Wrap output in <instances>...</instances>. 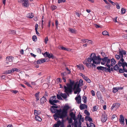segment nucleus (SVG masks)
<instances>
[{"mask_svg":"<svg viewBox=\"0 0 127 127\" xmlns=\"http://www.w3.org/2000/svg\"><path fill=\"white\" fill-rule=\"evenodd\" d=\"M47 57L48 58L50 59L51 58L52 59H53L54 58V56L52 53H49L48 56Z\"/></svg>","mask_w":127,"mask_h":127,"instance_id":"30","label":"nucleus"},{"mask_svg":"<svg viewBox=\"0 0 127 127\" xmlns=\"http://www.w3.org/2000/svg\"><path fill=\"white\" fill-rule=\"evenodd\" d=\"M69 108L68 106H65L63 109L62 111L61 112L60 118L62 119V120H63V119L67 115V110Z\"/></svg>","mask_w":127,"mask_h":127,"instance_id":"4","label":"nucleus"},{"mask_svg":"<svg viewBox=\"0 0 127 127\" xmlns=\"http://www.w3.org/2000/svg\"><path fill=\"white\" fill-rule=\"evenodd\" d=\"M61 49L63 50H65L68 51H70V49L66 48L63 46L61 47Z\"/></svg>","mask_w":127,"mask_h":127,"instance_id":"35","label":"nucleus"},{"mask_svg":"<svg viewBox=\"0 0 127 127\" xmlns=\"http://www.w3.org/2000/svg\"><path fill=\"white\" fill-rule=\"evenodd\" d=\"M108 57H105L104 58L101 59V60L103 62H101V64L102 65H104L108 60Z\"/></svg>","mask_w":127,"mask_h":127,"instance_id":"17","label":"nucleus"},{"mask_svg":"<svg viewBox=\"0 0 127 127\" xmlns=\"http://www.w3.org/2000/svg\"><path fill=\"white\" fill-rule=\"evenodd\" d=\"M41 113V112L39 111H37L35 110H34V114L35 116H38Z\"/></svg>","mask_w":127,"mask_h":127,"instance_id":"25","label":"nucleus"},{"mask_svg":"<svg viewBox=\"0 0 127 127\" xmlns=\"http://www.w3.org/2000/svg\"><path fill=\"white\" fill-rule=\"evenodd\" d=\"M85 120L86 121H89V122H92V119L89 116H86L85 118Z\"/></svg>","mask_w":127,"mask_h":127,"instance_id":"22","label":"nucleus"},{"mask_svg":"<svg viewBox=\"0 0 127 127\" xmlns=\"http://www.w3.org/2000/svg\"><path fill=\"white\" fill-rule=\"evenodd\" d=\"M70 116L71 117V118L73 119L74 120V123L76 122H77V118L75 117V115L73 112H71L70 114Z\"/></svg>","mask_w":127,"mask_h":127,"instance_id":"10","label":"nucleus"},{"mask_svg":"<svg viewBox=\"0 0 127 127\" xmlns=\"http://www.w3.org/2000/svg\"><path fill=\"white\" fill-rule=\"evenodd\" d=\"M84 113L87 116H89L90 115V113L88 112L87 110H85L84 111Z\"/></svg>","mask_w":127,"mask_h":127,"instance_id":"42","label":"nucleus"},{"mask_svg":"<svg viewBox=\"0 0 127 127\" xmlns=\"http://www.w3.org/2000/svg\"><path fill=\"white\" fill-rule=\"evenodd\" d=\"M65 1V0H58V2L59 3H60L62 2H64Z\"/></svg>","mask_w":127,"mask_h":127,"instance_id":"56","label":"nucleus"},{"mask_svg":"<svg viewBox=\"0 0 127 127\" xmlns=\"http://www.w3.org/2000/svg\"><path fill=\"white\" fill-rule=\"evenodd\" d=\"M111 65L112 66H113V65H112L115 64L116 63V62L114 59L113 58L111 60Z\"/></svg>","mask_w":127,"mask_h":127,"instance_id":"28","label":"nucleus"},{"mask_svg":"<svg viewBox=\"0 0 127 127\" xmlns=\"http://www.w3.org/2000/svg\"><path fill=\"white\" fill-rule=\"evenodd\" d=\"M119 54L120 56L121 57H123V55H125L126 54V51L122 50H120V49L119 50Z\"/></svg>","mask_w":127,"mask_h":127,"instance_id":"13","label":"nucleus"},{"mask_svg":"<svg viewBox=\"0 0 127 127\" xmlns=\"http://www.w3.org/2000/svg\"><path fill=\"white\" fill-rule=\"evenodd\" d=\"M65 92L67 94L71 93L72 92V89L73 88H64Z\"/></svg>","mask_w":127,"mask_h":127,"instance_id":"16","label":"nucleus"},{"mask_svg":"<svg viewBox=\"0 0 127 127\" xmlns=\"http://www.w3.org/2000/svg\"><path fill=\"white\" fill-rule=\"evenodd\" d=\"M75 89L76 88V90L74 92V93L75 94H76L77 93H79L81 91V90L80 88H73Z\"/></svg>","mask_w":127,"mask_h":127,"instance_id":"27","label":"nucleus"},{"mask_svg":"<svg viewBox=\"0 0 127 127\" xmlns=\"http://www.w3.org/2000/svg\"><path fill=\"white\" fill-rule=\"evenodd\" d=\"M80 108L81 110H82L85 108H87V105L85 104H81L80 106Z\"/></svg>","mask_w":127,"mask_h":127,"instance_id":"19","label":"nucleus"},{"mask_svg":"<svg viewBox=\"0 0 127 127\" xmlns=\"http://www.w3.org/2000/svg\"><path fill=\"white\" fill-rule=\"evenodd\" d=\"M61 95L64 99H65L67 97V95L65 94L61 93Z\"/></svg>","mask_w":127,"mask_h":127,"instance_id":"33","label":"nucleus"},{"mask_svg":"<svg viewBox=\"0 0 127 127\" xmlns=\"http://www.w3.org/2000/svg\"><path fill=\"white\" fill-rule=\"evenodd\" d=\"M13 59V58L12 56H7L6 59V61H7V62L6 63L8 64L9 62H12Z\"/></svg>","mask_w":127,"mask_h":127,"instance_id":"8","label":"nucleus"},{"mask_svg":"<svg viewBox=\"0 0 127 127\" xmlns=\"http://www.w3.org/2000/svg\"><path fill=\"white\" fill-rule=\"evenodd\" d=\"M113 69L115 70H118L119 69V67L118 66V65L116 64L113 67Z\"/></svg>","mask_w":127,"mask_h":127,"instance_id":"31","label":"nucleus"},{"mask_svg":"<svg viewBox=\"0 0 127 127\" xmlns=\"http://www.w3.org/2000/svg\"><path fill=\"white\" fill-rule=\"evenodd\" d=\"M102 34L104 35H106L108 34V32L106 31H104L102 32Z\"/></svg>","mask_w":127,"mask_h":127,"instance_id":"47","label":"nucleus"},{"mask_svg":"<svg viewBox=\"0 0 127 127\" xmlns=\"http://www.w3.org/2000/svg\"><path fill=\"white\" fill-rule=\"evenodd\" d=\"M85 80L88 83H90L91 82L90 80L88 77L87 78L86 80Z\"/></svg>","mask_w":127,"mask_h":127,"instance_id":"63","label":"nucleus"},{"mask_svg":"<svg viewBox=\"0 0 127 127\" xmlns=\"http://www.w3.org/2000/svg\"><path fill=\"white\" fill-rule=\"evenodd\" d=\"M123 88H113V89L112 92L114 93H116L117 92L118 90H122Z\"/></svg>","mask_w":127,"mask_h":127,"instance_id":"23","label":"nucleus"},{"mask_svg":"<svg viewBox=\"0 0 127 127\" xmlns=\"http://www.w3.org/2000/svg\"><path fill=\"white\" fill-rule=\"evenodd\" d=\"M107 119V117L106 114H102L101 117V121L103 123L106 122Z\"/></svg>","mask_w":127,"mask_h":127,"instance_id":"11","label":"nucleus"},{"mask_svg":"<svg viewBox=\"0 0 127 127\" xmlns=\"http://www.w3.org/2000/svg\"><path fill=\"white\" fill-rule=\"evenodd\" d=\"M123 63L120 61H119L118 63V65L120 66H122V64Z\"/></svg>","mask_w":127,"mask_h":127,"instance_id":"60","label":"nucleus"},{"mask_svg":"<svg viewBox=\"0 0 127 127\" xmlns=\"http://www.w3.org/2000/svg\"><path fill=\"white\" fill-rule=\"evenodd\" d=\"M119 120L121 124H124V118L123 116L122 115H120V116Z\"/></svg>","mask_w":127,"mask_h":127,"instance_id":"15","label":"nucleus"},{"mask_svg":"<svg viewBox=\"0 0 127 127\" xmlns=\"http://www.w3.org/2000/svg\"><path fill=\"white\" fill-rule=\"evenodd\" d=\"M77 122H75L74 124V127H78L77 126Z\"/></svg>","mask_w":127,"mask_h":127,"instance_id":"64","label":"nucleus"},{"mask_svg":"<svg viewBox=\"0 0 127 127\" xmlns=\"http://www.w3.org/2000/svg\"><path fill=\"white\" fill-rule=\"evenodd\" d=\"M93 56L92 57H92H89L88 58L87 61L89 63H90L92 61H93Z\"/></svg>","mask_w":127,"mask_h":127,"instance_id":"29","label":"nucleus"},{"mask_svg":"<svg viewBox=\"0 0 127 127\" xmlns=\"http://www.w3.org/2000/svg\"><path fill=\"white\" fill-rule=\"evenodd\" d=\"M61 96V93L60 95L57 94V97L58 99L62 100H63V99Z\"/></svg>","mask_w":127,"mask_h":127,"instance_id":"41","label":"nucleus"},{"mask_svg":"<svg viewBox=\"0 0 127 127\" xmlns=\"http://www.w3.org/2000/svg\"><path fill=\"white\" fill-rule=\"evenodd\" d=\"M48 36H46L45 40V42L46 44L47 43V41H48Z\"/></svg>","mask_w":127,"mask_h":127,"instance_id":"54","label":"nucleus"},{"mask_svg":"<svg viewBox=\"0 0 127 127\" xmlns=\"http://www.w3.org/2000/svg\"><path fill=\"white\" fill-rule=\"evenodd\" d=\"M32 39L33 41H36L37 40V37L35 35H33L32 37Z\"/></svg>","mask_w":127,"mask_h":127,"instance_id":"44","label":"nucleus"},{"mask_svg":"<svg viewBox=\"0 0 127 127\" xmlns=\"http://www.w3.org/2000/svg\"><path fill=\"white\" fill-rule=\"evenodd\" d=\"M68 31L72 33H77L76 30L72 28H69L68 29Z\"/></svg>","mask_w":127,"mask_h":127,"instance_id":"21","label":"nucleus"},{"mask_svg":"<svg viewBox=\"0 0 127 127\" xmlns=\"http://www.w3.org/2000/svg\"><path fill=\"white\" fill-rule=\"evenodd\" d=\"M39 93L40 92H38L37 93H36L35 95V96L36 97V99L37 101L39 100Z\"/></svg>","mask_w":127,"mask_h":127,"instance_id":"24","label":"nucleus"},{"mask_svg":"<svg viewBox=\"0 0 127 127\" xmlns=\"http://www.w3.org/2000/svg\"><path fill=\"white\" fill-rule=\"evenodd\" d=\"M97 109V108L96 106H94L93 108V111H96Z\"/></svg>","mask_w":127,"mask_h":127,"instance_id":"45","label":"nucleus"},{"mask_svg":"<svg viewBox=\"0 0 127 127\" xmlns=\"http://www.w3.org/2000/svg\"><path fill=\"white\" fill-rule=\"evenodd\" d=\"M35 120L38 121H41L42 120L41 118L38 116H35Z\"/></svg>","mask_w":127,"mask_h":127,"instance_id":"26","label":"nucleus"},{"mask_svg":"<svg viewBox=\"0 0 127 127\" xmlns=\"http://www.w3.org/2000/svg\"><path fill=\"white\" fill-rule=\"evenodd\" d=\"M82 100L84 103L87 102V97L85 96H84L82 97Z\"/></svg>","mask_w":127,"mask_h":127,"instance_id":"38","label":"nucleus"},{"mask_svg":"<svg viewBox=\"0 0 127 127\" xmlns=\"http://www.w3.org/2000/svg\"><path fill=\"white\" fill-rule=\"evenodd\" d=\"M63 123L60 120H59L57 122V124H55L53 126V127H59L60 126L62 125Z\"/></svg>","mask_w":127,"mask_h":127,"instance_id":"14","label":"nucleus"},{"mask_svg":"<svg viewBox=\"0 0 127 127\" xmlns=\"http://www.w3.org/2000/svg\"><path fill=\"white\" fill-rule=\"evenodd\" d=\"M46 59L42 58L38 60L35 61L34 62V64H36V63L37 64H40L46 62Z\"/></svg>","mask_w":127,"mask_h":127,"instance_id":"6","label":"nucleus"},{"mask_svg":"<svg viewBox=\"0 0 127 127\" xmlns=\"http://www.w3.org/2000/svg\"><path fill=\"white\" fill-rule=\"evenodd\" d=\"M82 117V116L81 115H78L77 116V118L79 120H81Z\"/></svg>","mask_w":127,"mask_h":127,"instance_id":"50","label":"nucleus"},{"mask_svg":"<svg viewBox=\"0 0 127 127\" xmlns=\"http://www.w3.org/2000/svg\"><path fill=\"white\" fill-rule=\"evenodd\" d=\"M120 56L119 55H116L115 56L117 60H119L120 58Z\"/></svg>","mask_w":127,"mask_h":127,"instance_id":"51","label":"nucleus"},{"mask_svg":"<svg viewBox=\"0 0 127 127\" xmlns=\"http://www.w3.org/2000/svg\"><path fill=\"white\" fill-rule=\"evenodd\" d=\"M122 13L123 14L125 13L126 11V9L124 8H122L121 9Z\"/></svg>","mask_w":127,"mask_h":127,"instance_id":"46","label":"nucleus"},{"mask_svg":"<svg viewBox=\"0 0 127 127\" xmlns=\"http://www.w3.org/2000/svg\"><path fill=\"white\" fill-rule=\"evenodd\" d=\"M67 75V73L65 72L61 73V76L62 77L63 81L64 82H65L66 81V76Z\"/></svg>","mask_w":127,"mask_h":127,"instance_id":"7","label":"nucleus"},{"mask_svg":"<svg viewBox=\"0 0 127 127\" xmlns=\"http://www.w3.org/2000/svg\"><path fill=\"white\" fill-rule=\"evenodd\" d=\"M59 102V101L56 100V99H50L49 100V103L52 105H56L54 103H57Z\"/></svg>","mask_w":127,"mask_h":127,"instance_id":"9","label":"nucleus"},{"mask_svg":"<svg viewBox=\"0 0 127 127\" xmlns=\"http://www.w3.org/2000/svg\"><path fill=\"white\" fill-rule=\"evenodd\" d=\"M88 127H95V126L94 124L92 123H90L89 125L87 124Z\"/></svg>","mask_w":127,"mask_h":127,"instance_id":"32","label":"nucleus"},{"mask_svg":"<svg viewBox=\"0 0 127 127\" xmlns=\"http://www.w3.org/2000/svg\"><path fill=\"white\" fill-rule=\"evenodd\" d=\"M92 64L91 63H87L86 64V65L87 66V67L88 68H90L91 67V66Z\"/></svg>","mask_w":127,"mask_h":127,"instance_id":"49","label":"nucleus"},{"mask_svg":"<svg viewBox=\"0 0 127 127\" xmlns=\"http://www.w3.org/2000/svg\"><path fill=\"white\" fill-rule=\"evenodd\" d=\"M86 39H81V41H82V42L83 43H86Z\"/></svg>","mask_w":127,"mask_h":127,"instance_id":"61","label":"nucleus"},{"mask_svg":"<svg viewBox=\"0 0 127 127\" xmlns=\"http://www.w3.org/2000/svg\"><path fill=\"white\" fill-rule=\"evenodd\" d=\"M77 67L78 68H79L80 70H83L84 69V68L83 66H80V65H77Z\"/></svg>","mask_w":127,"mask_h":127,"instance_id":"39","label":"nucleus"},{"mask_svg":"<svg viewBox=\"0 0 127 127\" xmlns=\"http://www.w3.org/2000/svg\"><path fill=\"white\" fill-rule=\"evenodd\" d=\"M119 71L120 73H122L124 72V69H119Z\"/></svg>","mask_w":127,"mask_h":127,"instance_id":"62","label":"nucleus"},{"mask_svg":"<svg viewBox=\"0 0 127 127\" xmlns=\"http://www.w3.org/2000/svg\"><path fill=\"white\" fill-rule=\"evenodd\" d=\"M81 120H79L78 123L77 122V125L78 127H81Z\"/></svg>","mask_w":127,"mask_h":127,"instance_id":"43","label":"nucleus"},{"mask_svg":"<svg viewBox=\"0 0 127 127\" xmlns=\"http://www.w3.org/2000/svg\"><path fill=\"white\" fill-rule=\"evenodd\" d=\"M75 100L77 101V103L80 104L81 102V97L80 95H78L75 98Z\"/></svg>","mask_w":127,"mask_h":127,"instance_id":"18","label":"nucleus"},{"mask_svg":"<svg viewBox=\"0 0 127 127\" xmlns=\"http://www.w3.org/2000/svg\"><path fill=\"white\" fill-rule=\"evenodd\" d=\"M51 110L52 113H55V114L53 115V117L57 121L59 118H60L61 112H62L61 109H60L59 110H58L51 107Z\"/></svg>","mask_w":127,"mask_h":127,"instance_id":"2","label":"nucleus"},{"mask_svg":"<svg viewBox=\"0 0 127 127\" xmlns=\"http://www.w3.org/2000/svg\"><path fill=\"white\" fill-rule=\"evenodd\" d=\"M27 16L28 18H32L33 17V14L32 13H28L27 15Z\"/></svg>","mask_w":127,"mask_h":127,"instance_id":"34","label":"nucleus"},{"mask_svg":"<svg viewBox=\"0 0 127 127\" xmlns=\"http://www.w3.org/2000/svg\"><path fill=\"white\" fill-rule=\"evenodd\" d=\"M49 53L47 52L44 53V54L42 53V54L43 55V56L45 57H47Z\"/></svg>","mask_w":127,"mask_h":127,"instance_id":"40","label":"nucleus"},{"mask_svg":"<svg viewBox=\"0 0 127 127\" xmlns=\"http://www.w3.org/2000/svg\"><path fill=\"white\" fill-rule=\"evenodd\" d=\"M20 71L19 69L16 68H13L12 69V72H13L14 71L18 72Z\"/></svg>","mask_w":127,"mask_h":127,"instance_id":"37","label":"nucleus"},{"mask_svg":"<svg viewBox=\"0 0 127 127\" xmlns=\"http://www.w3.org/2000/svg\"><path fill=\"white\" fill-rule=\"evenodd\" d=\"M51 7L53 10L56 9L57 8V7L56 6L54 5H52L51 6Z\"/></svg>","mask_w":127,"mask_h":127,"instance_id":"53","label":"nucleus"},{"mask_svg":"<svg viewBox=\"0 0 127 127\" xmlns=\"http://www.w3.org/2000/svg\"><path fill=\"white\" fill-rule=\"evenodd\" d=\"M93 55V63L95 64H100L101 60V59L100 58L99 56H96L95 54L92 53L91 54L90 56V57H92Z\"/></svg>","mask_w":127,"mask_h":127,"instance_id":"3","label":"nucleus"},{"mask_svg":"<svg viewBox=\"0 0 127 127\" xmlns=\"http://www.w3.org/2000/svg\"><path fill=\"white\" fill-rule=\"evenodd\" d=\"M108 1L110 3H111L113 5H115L116 4L114 3V2H113L112 1H111V0H108Z\"/></svg>","mask_w":127,"mask_h":127,"instance_id":"55","label":"nucleus"},{"mask_svg":"<svg viewBox=\"0 0 127 127\" xmlns=\"http://www.w3.org/2000/svg\"><path fill=\"white\" fill-rule=\"evenodd\" d=\"M16 31L15 30H11L10 33L13 34H15L16 33Z\"/></svg>","mask_w":127,"mask_h":127,"instance_id":"48","label":"nucleus"},{"mask_svg":"<svg viewBox=\"0 0 127 127\" xmlns=\"http://www.w3.org/2000/svg\"><path fill=\"white\" fill-rule=\"evenodd\" d=\"M18 1L21 3L22 5L25 7H27L29 5V0H18Z\"/></svg>","mask_w":127,"mask_h":127,"instance_id":"5","label":"nucleus"},{"mask_svg":"<svg viewBox=\"0 0 127 127\" xmlns=\"http://www.w3.org/2000/svg\"><path fill=\"white\" fill-rule=\"evenodd\" d=\"M97 68L98 70H103L104 69L103 67L102 66H98L97 67Z\"/></svg>","mask_w":127,"mask_h":127,"instance_id":"36","label":"nucleus"},{"mask_svg":"<svg viewBox=\"0 0 127 127\" xmlns=\"http://www.w3.org/2000/svg\"><path fill=\"white\" fill-rule=\"evenodd\" d=\"M25 84H26L28 87H32V86H30V84L28 82L25 81Z\"/></svg>","mask_w":127,"mask_h":127,"instance_id":"59","label":"nucleus"},{"mask_svg":"<svg viewBox=\"0 0 127 127\" xmlns=\"http://www.w3.org/2000/svg\"><path fill=\"white\" fill-rule=\"evenodd\" d=\"M69 83L66 84L67 87L64 86V87H79L83 85V81L82 79H80L79 82H75L70 79H69Z\"/></svg>","mask_w":127,"mask_h":127,"instance_id":"1","label":"nucleus"},{"mask_svg":"<svg viewBox=\"0 0 127 127\" xmlns=\"http://www.w3.org/2000/svg\"><path fill=\"white\" fill-rule=\"evenodd\" d=\"M91 93L93 96H94L95 95V93L94 91L93 90H92L91 91Z\"/></svg>","mask_w":127,"mask_h":127,"instance_id":"58","label":"nucleus"},{"mask_svg":"<svg viewBox=\"0 0 127 127\" xmlns=\"http://www.w3.org/2000/svg\"><path fill=\"white\" fill-rule=\"evenodd\" d=\"M111 118L113 120L114 118H116V119L117 118V117L116 115H114L112 116Z\"/></svg>","mask_w":127,"mask_h":127,"instance_id":"52","label":"nucleus"},{"mask_svg":"<svg viewBox=\"0 0 127 127\" xmlns=\"http://www.w3.org/2000/svg\"><path fill=\"white\" fill-rule=\"evenodd\" d=\"M47 100L46 98L43 96L40 99V101L41 103V104H43L45 102H46Z\"/></svg>","mask_w":127,"mask_h":127,"instance_id":"20","label":"nucleus"},{"mask_svg":"<svg viewBox=\"0 0 127 127\" xmlns=\"http://www.w3.org/2000/svg\"><path fill=\"white\" fill-rule=\"evenodd\" d=\"M37 52L40 54H41V51L40 49L39 48H38L37 49Z\"/></svg>","mask_w":127,"mask_h":127,"instance_id":"57","label":"nucleus"},{"mask_svg":"<svg viewBox=\"0 0 127 127\" xmlns=\"http://www.w3.org/2000/svg\"><path fill=\"white\" fill-rule=\"evenodd\" d=\"M120 105V104L119 103H114L112 107H111V109H113L114 108H119Z\"/></svg>","mask_w":127,"mask_h":127,"instance_id":"12","label":"nucleus"}]
</instances>
